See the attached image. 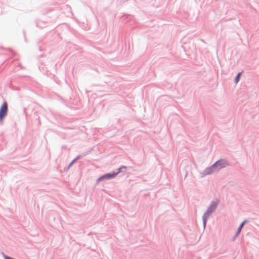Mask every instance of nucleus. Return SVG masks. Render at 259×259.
Here are the masks:
<instances>
[{
    "label": "nucleus",
    "mask_w": 259,
    "mask_h": 259,
    "mask_svg": "<svg viewBox=\"0 0 259 259\" xmlns=\"http://www.w3.org/2000/svg\"><path fill=\"white\" fill-rule=\"evenodd\" d=\"M104 180H110L116 177V174H114V171L112 173H107L103 175Z\"/></svg>",
    "instance_id": "4"
},
{
    "label": "nucleus",
    "mask_w": 259,
    "mask_h": 259,
    "mask_svg": "<svg viewBox=\"0 0 259 259\" xmlns=\"http://www.w3.org/2000/svg\"><path fill=\"white\" fill-rule=\"evenodd\" d=\"M124 169V170H126L127 169L126 166L122 165L119 168L117 169V171L116 172H114V174H116V176L120 172H122V169Z\"/></svg>",
    "instance_id": "6"
},
{
    "label": "nucleus",
    "mask_w": 259,
    "mask_h": 259,
    "mask_svg": "<svg viewBox=\"0 0 259 259\" xmlns=\"http://www.w3.org/2000/svg\"><path fill=\"white\" fill-rule=\"evenodd\" d=\"M208 215H205V214L203 213L202 216V221H203V227L205 228L206 224L207 218L209 217Z\"/></svg>",
    "instance_id": "7"
},
{
    "label": "nucleus",
    "mask_w": 259,
    "mask_h": 259,
    "mask_svg": "<svg viewBox=\"0 0 259 259\" xmlns=\"http://www.w3.org/2000/svg\"><path fill=\"white\" fill-rule=\"evenodd\" d=\"M229 165L228 162L224 159H221L217 161L210 166L205 168L204 170L200 173V176L203 178L207 175H211L215 172L219 171Z\"/></svg>",
    "instance_id": "1"
},
{
    "label": "nucleus",
    "mask_w": 259,
    "mask_h": 259,
    "mask_svg": "<svg viewBox=\"0 0 259 259\" xmlns=\"http://www.w3.org/2000/svg\"><path fill=\"white\" fill-rule=\"evenodd\" d=\"M81 156L79 155L77 157H76V158H74V160H75V161H76L77 160L80 159L81 158Z\"/></svg>",
    "instance_id": "12"
},
{
    "label": "nucleus",
    "mask_w": 259,
    "mask_h": 259,
    "mask_svg": "<svg viewBox=\"0 0 259 259\" xmlns=\"http://www.w3.org/2000/svg\"><path fill=\"white\" fill-rule=\"evenodd\" d=\"M247 222V220H245L244 221H243L241 224L240 225H239V227L238 228V229H237V232H238V233H240L241 232V231L243 227V226L244 225V224Z\"/></svg>",
    "instance_id": "5"
},
{
    "label": "nucleus",
    "mask_w": 259,
    "mask_h": 259,
    "mask_svg": "<svg viewBox=\"0 0 259 259\" xmlns=\"http://www.w3.org/2000/svg\"><path fill=\"white\" fill-rule=\"evenodd\" d=\"M239 234H240L239 233H238V232H236V233L235 234V235L232 237V240L234 241Z\"/></svg>",
    "instance_id": "9"
},
{
    "label": "nucleus",
    "mask_w": 259,
    "mask_h": 259,
    "mask_svg": "<svg viewBox=\"0 0 259 259\" xmlns=\"http://www.w3.org/2000/svg\"><path fill=\"white\" fill-rule=\"evenodd\" d=\"M75 160L73 159L68 165L67 168H66V170H68L69 169V168L72 166V165L75 162Z\"/></svg>",
    "instance_id": "10"
},
{
    "label": "nucleus",
    "mask_w": 259,
    "mask_h": 259,
    "mask_svg": "<svg viewBox=\"0 0 259 259\" xmlns=\"http://www.w3.org/2000/svg\"><path fill=\"white\" fill-rule=\"evenodd\" d=\"M104 180V176L103 175L100 177L97 180V182L98 183L100 181H102V180Z\"/></svg>",
    "instance_id": "11"
},
{
    "label": "nucleus",
    "mask_w": 259,
    "mask_h": 259,
    "mask_svg": "<svg viewBox=\"0 0 259 259\" xmlns=\"http://www.w3.org/2000/svg\"><path fill=\"white\" fill-rule=\"evenodd\" d=\"M241 74V73L239 72L235 76V77L234 78V82H235V84H237L238 82V81H239V79L240 78Z\"/></svg>",
    "instance_id": "8"
},
{
    "label": "nucleus",
    "mask_w": 259,
    "mask_h": 259,
    "mask_svg": "<svg viewBox=\"0 0 259 259\" xmlns=\"http://www.w3.org/2000/svg\"><path fill=\"white\" fill-rule=\"evenodd\" d=\"M219 201L216 200L215 201H211L210 205L207 207L206 211L204 213L205 215L210 216L211 214L216 209L218 205Z\"/></svg>",
    "instance_id": "2"
},
{
    "label": "nucleus",
    "mask_w": 259,
    "mask_h": 259,
    "mask_svg": "<svg viewBox=\"0 0 259 259\" xmlns=\"http://www.w3.org/2000/svg\"><path fill=\"white\" fill-rule=\"evenodd\" d=\"M8 112V104L6 101H4L0 108V121L6 116Z\"/></svg>",
    "instance_id": "3"
}]
</instances>
